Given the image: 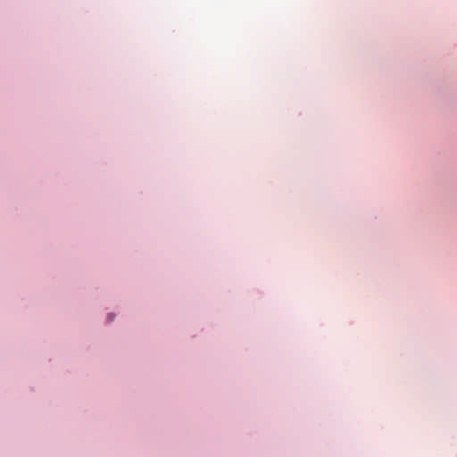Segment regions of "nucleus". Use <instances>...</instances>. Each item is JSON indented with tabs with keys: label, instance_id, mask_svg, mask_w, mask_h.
Segmentation results:
<instances>
[{
	"label": "nucleus",
	"instance_id": "obj_1",
	"mask_svg": "<svg viewBox=\"0 0 457 457\" xmlns=\"http://www.w3.org/2000/svg\"><path fill=\"white\" fill-rule=\"evenodd\" d=\"M109 319H110V320H113V316H112V314H109Z\"/></svg>",
	"mask_w": 457,
	"mask_h": 457
}]
</instances>
